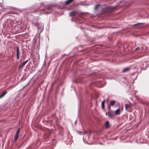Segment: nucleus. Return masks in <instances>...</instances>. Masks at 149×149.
I'll list each match as a JSON object with an SVG mask.
<instances>
[{
  "mask_svg": "<svg viewBox=\"0 0 149 149\" xmlns=\"http://www.w3.org/2000/svg\"><path fill=\"white\" fill-rule=\"evenodd\" d=\"M88 25L89 26H91V25H90V24H88Z\"/></svg>",
  "mask_w": 149,
  "mask_h": 149,
  "instance_id": "nucleus-23",
  "label": "nucleus"
},
{
  "mask_svg": "<svg viewBox=\"0 0 149 149\" xmlns=\"http://www.w3.org/2000/svg\"><path fill=\"white\" fill-rule=\"evenodd\" d=\"M33 25L36 27L38 29V37H40V33H42L44 29V24L41 23L39 22H32Z\"/></svg>",
  "mask_w": 149,
  "mask_h": 149,
  "instance_id": "nucleus-3",
  "label": "nucleus"
},
{
  "mask_svg": "<svg viewBox=\"0 0 149 149\" xmlns=\"http://www.w3.org/2000/svg\"><path fill=\"white\" fill-rule=\"evenodd\" d=\"M144 23H137L131 25L132 27L134 29H138L141 27V25L143 24Z\"/></svg>",
  "mask_w": 149,
  "mask_h": 149,
  "instance_id": "nucleus-6",
  "label": "nucleus"
},
{
  "mask_svg": "<svg viewBox=\"0 0 149 149\" xmlns=\"http://www.w3.org/2000/svg\"><path fill=\"white\" fill-rule=\"evenodd\" d=\"M120 109L118 108L117 110H116L115 112V115H119L120 114Z\"/></svg>",
  "mask_w": 149,
  "mask_h": 149,
  "instance_id": "nucleus-14",
  "label": "nucleus"
},
{
  "mask_svg": "<svg viewBox=\"0 0 149 149\" xmlns=\"http://www.w3.org/2000/svg\"><path fill=\"white\" fill-rule=\"evenodd\" d=\"M105 102V100L104 99L101 103V107L103 109H104V104Z\"/></svg>",
  "mask_w": 149,
  "mask_h": 149,
  "instance_id": "nucleus-17",
  "label": "nucleus"
},
{
  "mask_svg": "<svg viewBox=\"0 0 149 149\" xmlns=\"http://www.w3.org/2000/svg\"><path fill=\"white\" fill-rule=\"evenodd\" d=\"M74 0H67L64 2V3H63V5L64 6L68 5L70 4Z\"/></svg>",
  "mask_w": 149,
  "mask_h": 149,
  "instance_id": "nucleus-10",
  "label": "nucleus"
},
{
  "mask_svg": "<svg viewBox=\"0 0 149 149\" xmlns=\"http://www.w3.org/2000/svg\"><path fill=\"white\" fill-rule=\"evenodd\" d=\"M140 16L142 18H147L149 17L148 13L146 11V10L144 9H142V11L140 14Z\"/></svg>",
  "mask_w": 149,
  "mask_h": 149,
  "instance_id": "nucleus-4",
  "label": "nucleus"
},
{
  "mask_svg": "<svg viewBox=\"0 0 149 149\" xmlns=\"http://www.w3.org/2000/svg\"><path fill=\"white\" fill-rule=\"evenodd\" d=\"M105 127L107 128H108L109 127V124L108 121H107L105 123Z\"/></svg>",
  "mask_w": 149,
  "mask_h": 149,
  "instance_id": "nucleus-18",
  "label": "nucleus"
},
{
  "mask_svg": "<svg viewBox=\"0 0 149 149\" xmlns=\"http://www.w3.org/2000/svg\"><path fill=\"white\" fill-rule=\"evenodd\" d=\"M16 36H15V37H14L16 38Z\"/></svg>",
  "mask_w": 149,
  "mask_h": 149,
  "instance_id": "nucleus-24",
  "label": "nucleus"
},
{
  "mask_svg": "<svg viewBox=\"0 0 149 149\" xmlns=\"http://www.w3.org/2000/svg\"><path fill=\"white\" fill-rule=\"evenodd\" d=\"M117 32H113V33L114 34H117Z\"/></svg>",
  "mask_w": 149,
  "mask_h": 149,
  "instance_id": "nucleus-22",
  "label": "nucleus"
},
{
  "mask_svg": "<svg viewBox=\"0 0 149 149\" xmlns=\"http://www.w3.org/2000/svg\"><path fill=\"white\" fill-rule=\"evenodd\" d=\"M34 37H35V38L36 37V36H35Z\"/></svg>",
  "mask_w": 149,
  "mask_h": 149,
  "instance_id": "nucleus-26",
  "label": "nucleus"
},
{
  "mask_svg": "<svg viewBox=\"0 0 149 149\" xmlns=\"http://www.w3.org/2000/svg\"><path fill=\"white\" fill-rule=\"evenodd\" d=\"M3 26L19 32L25 30L27 26L26 24H22L20 20L17 22L15 19L13 20L10 18L5 20Z\"/></svg>",
  "mask_w": 149,
  "mask_h": 149,
  "instance_id": "nucleus-2",
  "label": "nucleus"
},
{
  "mask_svg": "<svg viewBox=\"0 0 149 149\" xmlns=\"http://www.w3.org/2000/svg\"><path fill=\"white\" fill-rule=\"evenodd\" d=\"M130 69V68H127L123 69V72H125L128 71Z\"/></svg>",
  "mask_w": 149,
  "mask_h": 149,
  "instance_id": "nucleus-19",
  "label": "nucleus"
},
{
  "mask_svg": "<svg viewBox=\"0 0 149 149\" xmlns=\"http://www.w3.org/2000/svg\"><path fill=\"white\" fill-rule=\"evenodd\" d=\"M72 21H73V19H72Z\"/></svg>",
  "mask_w": 149,
  "mask_h": 149,
  "instance_id": "nucleus-25",
  "label": "nucleus"
},
{
  "mask_svg": "<svg viewBox=\"0 0 149 149\" xmlns=\"http://www.w3.org/2000/svg\"><path fill=\"white\" fill-rule=\"evenodd\" d=\"M77 13V11L76 10H72L69 13V16L70 17H73V18L74 20L77 21L79 19L76 16Z\"/></svg>",
  "mask_w": 149,
  "mask_h": 149,
  "instance_id": "nucleus-5",
  "label": "nucleus"
},
{
  "mask_svg": "<svg viewBox=\"0 0 149 149\" xmlns=\"http://www.w3.org/2000/svg\"><path fill=\"white\" fill-rule=\"evenodd\" d=\"M111 10L110 8L109 7H105L102 8L101 10L102 13H104L107 12Z\"/></svg>",
  "mask_w": 149,
  "mask_h": 149,
  "instance_id": "nucleus-7",
  "label": "nucleus"
},
{
  "mask_svg": "<svg viewBox=\"0 0 149 149\" xmlns=\"http://www.w3.org/2000/svg\"><path fill=\"white\" fill-rule=\"evenodd\" d=\"M83 29V28H82L81 27V29Z\"/></svg>",
  "mask_w": 149,
  "mask_h": 149,
  "instance_id": "nucleus-27",
  "label": "nucleus"
},
{
  "mask_svg": "<svg viewBox=\"0 0 149 149\" xmlns=\"http://www.w3.org/2000/svg\"><path fill=\"white\" fill-rule=\"evenodd\" d=\"M20 131V128H19L17 131L14 140L16 141L18 138L19 134Z\"/></svg>",
  "mask_w": 149,
  "mask_h": 149,
  "instance_id": "nucleus-8",
  "label": "nucleus"
},
{
  "mask_svg": "<svg viewBox=\"0 0 149 149\" xmlns=\"http://www.w3.org/2000/svg\"><path fill=\"white\" fill-rule=\"evenodd\" d=\"M106 114L108 115V116L110 118H112L114 116L113 114L110 112H108L107 113H106Z\"/></svg>",
  "mask_w": 149,
  "mask_h": 149,
  "instance_id": "nucleus-15",
  "label": "nucleus"
},
{
  "mask_svg": "<svg viewBox=\"0 0 149 149\" xmlns=\"http://www.w3.org/2000/svg\"><path fill=\"white\" fill-rule=\"evenodd\" d=\"M7 93V91H5L2 94H1L0 95V98H1L3 97H4L6 95Z\"/></svg>",
  "mask_w": 149,
  "mask_h": 149,
  "instance_id": "nucleus-16",
  "label": "nucleus"
},
{
  "mask_svg": "<svg viewBox=\"0 0 149 149\" xmlns=\"http://www.w3.org/2000/svg\"><path fill=\"white\" fill-rule=\"evenodd\" d=\"M58 7L57 4H52L49 6H44L42 3L40 4V3H37L33 6V7L35 10L32 13L38 15L43 14H48L52 12L54 8Z\"/></svg>",
  "mask_w": 149,
  "mask_h": 149,
  "instance_id": "nucleus-1",
  "label": "nucleus"
},
{
  "mask_svg": "<svg viewBox=\"0 0 149 149\" xmlns=\"http://www.w3.org/2000/svg\"><path fill=\"white\" fill-rule=\"evenodd\" d=\"M29 61V60H26L22 64L19 65V69H22L25 65Z\"/></svg>",
  "mask_w": 149,
  "mask_h": 149,
  "instance_id": "nucleus-9",
  "label": "nucleus"
},
{
  "mask_svg": "<svg viewBox=\"0 0 149 149\" xmlns=\"http://www.w3.org/2000/svg\"><path fill=\"white\" fill-rule=\"evenodd\" d=\"M101 6V5L99 4H96L95 5L94 7V10L95 11H97L98 8Z\"/></svg>",
  "mask_w": 149,
  "mask_h": 149,
  "instance_id": "nucleus-13",
  "label": "nucleus"
},
{
  "mask_svg": "<svg viewBox=\"0 0 149 149\" xmlns=\"http://www.w3.org/2000/svg\"><path fill=\"white\" fill-rule=\"evenodd\" d=\"M116 101L114 100H112L110 102V105H109V109L110 110V109L111 106H113L116 103Z\"/></svg>",
  "mask_w": 149,
  "mask_h": 149,
  "instance_id": "nucleus-12",
  "label": "nucleus"
},
{
  "mask_svg": "<svg viewBox=\"0 0 149 149\" xmlns=\"http://www.w3.org/2000/svg\"><path fill=\"white\" fill-rule=\"evenodd\" d=\"M130 106L128 104H126L125 105V109L126 110H127V108L130 107Z\"/></svg>",
  "mask_w": 149,
  "mask_h": 149,
  "instance_id": "nucleus-20",
  "label": "nucleus"
},
{
  "mask_svg": "<svg viewBox=\"0 0 149 149\" xmlns=\"http://www.w3.org/2000/svg\"><path fill=\"white\" fill-rule=\"evenodd\" d=\"M12 37L13 38L14 37L13 36Z\"/></svg>",
  "mask_w": 149,
  "mask_h": 149,
  "instance_id": "nucleus-28",
  "label": "nucleus"
},
{
  "mask_svg": "<svg viewBox=\"0 0 149 149\" xmlns=\"http://www.w3.org/2000/svg\"><path fill=\"white\" fill-rule=\"evenodd\" d=\"M16 52H17V59L18 60L19 59V56L20 55V53L19 52V48L18 47H17Z\"/></svg>",
  "mask_w": 149,
  "mask_h": 149,
  "instance_id": "nucleus-11",
  "label": "nucleus"
},
{
  "mask_svg": "<svg viewBox=\"0 0 149 149\" xmlns=\"http://www.w3.org/2000/svg\"><path fill=\"white\" fill-rule=\"evenodd\" d=\"M140 49V48L139 47H137L135 48V51H136L137 50H138L139 49Z\"/></svg>",
  "mask_w": 149,
  "mask_h": 149,
  "instance_id": "nucleus-21",
  "label": "nucleus"
}]
</instances>
